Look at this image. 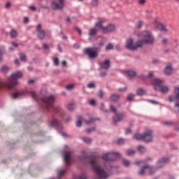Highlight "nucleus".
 <instances>
[{"label": "nucleus", "mask_w": 179, "mask_h": 179, "mask_svg": "<svg viewBox=\"0 0 179 179\" xmlns=\"http://www.w3.org/2000/svg\"><path fill=\"white\" fill-rule=\"evenodd\" d=\"M80 160H88L89 164L92 166L94 173H96L99 178L107 179L110 177V174L107 171L100 168V163H99V160H97L96 156L87 155L81 157Z\"/></svg>", "instance_id": "obj_1"}, {"label": "nucleus", "mask_w": 179, "mask_h": 179, "mask_svg": "<svg viewBox=\"0 0 179 179\" xmlns=\"http://www.w3.org/2000/svg\"><path fill=\"white\" fill-rule=\"evenodd\" d=\"M42 101L43 107L48 113H51V110H53L55 114H61V108L59 106L54 107V101H55L54 95L43 97Z\"/></svg>", "instance_id": "obj_2"}, {"label": "nucleus", "mask_w": 179, "mask_h": 179, "mask_svg": "<svg viewBox=\"0 0 179 179\" xmlns=\"http://www.w3.org/2000/svg\"><path fill=\"white\" fill-rule=\"evenodd\" d=\"M20 78H23V73L20 71H16L10 75L8 78V81L7 83H2L0 81V89L2 87H7L10 90L13 89V86L17 85V79H20Z\"/></svg>", "instance_id": "obj_3"}, {"label": "nucleus", "mask_w": 179, "mask_h": 179, "mask_svg": "<svg viewBox=\"0 0 179 179\" xmlns=\"http://www.w3.org/2000/svg\"><path fill=\"white\" fill-rule=\"evenodd\" d=\"M142 47H143V44L146 45H155V43H156V39H155V36L150 31L145 30L142 31Z\"/></svg>", "instance_id": "obj_4"}, {"label": "nucleus", "mask_w": 179, "mask_h": 179, "mask_svg": "<svg viewBox=\"0 0 179 179\" xmlns=\"http://www.w3.org/2000/svg\"><path fill=\"white\" fill-rule=\"evenodd\" d=\"M101 51V47H90L84 50L83 52L85 55H87L90 59H96L99 57V52Z\"/></svg>", "instance_id": "obj_5"}, {"label": "nucleus", "mask_w": 179, "mask_h": 179, "mask_svg": "<svg viewBox=\"0 0 179 179\" xmlns=\"http://www.w3.org/2000/svg\"><path fill=\"white\" fill-rule=\"evenodd\" d=\"M25 96H31L34 100H37V94L32 90H24L13 94V99H20V97H25Z\"/></svg>", "instance_id": "obj_6"}, {"label": "nucleus", "mask_w": 179, "mask_h": 179, "mask_svg": "<svg viewBox=\"0 0 179 179\" xmlns=\"http://www.w3.org/2000/svg\"><path fill=\"white\" fill-rule=\"evenodd\" d=\"M175 95H170L168 97L169 101L171 103H173V101H176V100L178 101V102L175 103V109L174 111L176 113H179V87H175L173 90Z\"/></svg>", "instance_id": "obj_7"}, {"label": "nucleus", "mask_w": 179, "mask_h": 179, "mask_svg": "<svg viewBox=\"0 0 179 179\" xmlns=\"http://www.w3.org/2000/svg\"><path fill=\"white\" fill-rule=\"evenodd\" d=\"M126 48L129 51H136L138 48H142V42L138 40L134 44V39L130 38L126 41Z\"/></svg>", "instance_id": "obj_8"}, {"label": "nucleus", "mask_w": 179, "mask_h": 179, "mask_svg": "<svg viewBox=\"0 0 179 179\" xmlns=\"http://www.w3.org/2000/svg\"><path fill=\"white\" fill-rule=\"evenodd\" d=\"M102 159L105 162H115L117 159H121V154L114 152H108L102 155Z\"/></svg>", "instance_id": "obj_9"}, {"label": "nucleus", "mask_w": 179, "mask_h": 179, "mask_svg": "<svg viewBox=\"0 0 179 179\" xmlns=\"http://www.w3.org/2000/svg\"><path fill=\"white\" fill-rule=\"evenodd\" d=\"M143 141L146 143L153 142V131L150 129L145 130L143 134Z\"/></svg>", "instance_id": "obj_10"}, {"label": "nucleus", "mask_w": 179, "mask_h": 179, "mask_svg": "<svg viewBox=\"0 0 179 179\" xmlns=\"http://www.w3.org/2000/svg\"><path fill=\"white\" fill-rule=\"evenodd\" d=\"M59 3L55 1H52L50 7L52 10H63L65 6L64 1L65 0H57Z\"/></svg>", "instance_id": "obj_11"}, {"label": "nucleus", "mask_w": 179, "mask_h": 179, "mask_svg": "<svg viewBox=\"0 0 179 179\" xmlns=\"http://www.w3.org/2000/svg\"><path fill=\"white\" fill-rule=\"evenodd\" d=\"M170 162V158L162 157L161 159H158L156 162V167L157 169H163L167 163Z\"/></svg>", "instance_id": "obj_12"}, {"label": "nucleus", "mask_w": 179, "mask_h": 179, "mask_svg": "<svg viewBox=\"0 0 179 179\" xmlns=\"http://www.w3.org/2000/svg\"><path fill=\"white\" fill-rule=\"evenodd\" d=\"M63 157L66 164L69 166V164H71V159H72V152L64 151Z\"/></svg>", "instance_id": "obj_13"}, {"label": "nucleus", "mask_w": 179, "mask_h": 179, "mask_svg": "<svg viewBox=\"0 0 179 179\" xmlns=\"http://www.w3.org/2000/svg\"><path fill=\"white\" fill-rule=\"evenodd\" d=\"M100 69H105L106 71H108L110 69L111 64L110 59H106L103 62L99 63Z\"/></svg>", "instance_id": "obj_14"}, {"label": "nucleus", "mask_w": 179, "mask_h": 179, "mask_svg": "<svg viewBox=\"0 0 179 179\" xmlns=\"http://www.w3.org/2000/svg\"><path fill=\"white\" fill-rule=\"evenodd\" d=\"M95 27H96V29H99V30H101L103 34H106V27L103 26V21L101 20H99L95 23Z\"/></svg>", "instance_id": "obj_15"}, {"label": "nucleus", "mask_w": 179, "mask_h": 179, "mask_svg": "<svg viewBox=\"0 0 179 179\" xmlns=\"http://www.w3.org/2000/svg\"><path fill=\"white\" fill-rule=\"evenodd\" d=\"M163 73L164 75H166V76H170L173 74V66L171 64H169L164 69Z\"/></svg>", "instance_id": "obj_16"}, {"label": "nucleus", "mask_w": 179, "mask_h": 179, "mask_svg": "<svg viewBox=\"0 0 179 179\" xmlns=\"http://www.w3.org/2000/svg\"><path fill=\"white\" fill-rule=\"evenodd\" d=\"M123 118L124 115L122 113H115V115L113 117L114 124H115L116 122H121Z\"/></svg>", "instance_id": "obj_17"}, {"label": "nucleus", "mask_w": 179, "mask_h": 179, "mask_svg": "<svg viewBox=\"0 0 179 179\" xmlns=\"http://www.w3.org/2000/svg\"><path fill=\"white\" fill-rule=\"evenodd\" d=\"M164 82V80L159 79V78H155L152 80V85H153V89L155 90V87L159 88V86H162V84Z\"/></svg>", "instance_id": "obj_18"}, {"label": "nucleus", "mask_w": 179, "mask_h": 179, "mask_svg": "<svg viewBox=\"0 0 179 179\" xmlns=\"http://www.w3.org/2000/svg\"><path fill=\"white\" fill-rule=\"evenodd\" d=\"M145 166H148L147 169L149 170V175L150 176H155L156 174V171L159 169L157 166L155 167L153 166H150L149 164H145Z\"/></svg>", "instance_id": "obj_19"}, {"label": "nucleus", "mask_w": 179, "mask_h": 179, "mask_svg": "<svg viewBox=\"0 0 179 179\" xmlns=\"http://www.w3.org/2000/svg\"><path fill=\"white\" fill-rule=\"evenodd\" d=\"M155 92H160L161 93H167V92H169V87L166 85H161L159 88L155 87Z\"/></svg>", "instance_id": "obj_20"}, {"label": "nucleus", "mask_w": 179, "mask_h": 179, "mask_svg": "<svg viewBox=\"0 0 179 179\" xmlns=\"http://www.w3.org/2000/svg\"><path fill=\"white\" fill-rule=\"evenodd\" d=\"M120 99H121V95L118 94H112L109 96V99L110 100V101H113L114 103H117V101H118Z\"/></svg>", "instance_id": "obj_21"}, {"label": "nucleus", "mask_w": 179, "mask_h": 179, "mask_svg": "<svg viewBox=\"0 0 179 179\" xmlns=\"http://www.w3.org/2000/svg\"><path fill=\"white\" fill-rule=\"evenodd\" d=\"M115 31V26L113 24H108L105 27V34L108 31L109 33H112V31Z\"/></svg>", "instance_id": "obj_22"}, {"label": "nucleus", "mask_w": 179, "mask_h": 179, "mask_svg": "<svg viewBox=\"0 0 179 179\" xmlns=\"http://www.w3.org/2000/svg\"><path fill=\"white\" fill-rule=\"evenodd\" d=\"M126 74L128 79H131V78H135V76L137 75V73L134 70H128L126 71Z\"/></svg>", "instance_id": "obj_23"}, {"label": "nucleus", "mask_w": 179, "mask_h": 179, "mask_svg": "<svg viewBox=\"0 0 179 179\" xmlns=\"http://www.w3.org/2000/svg\"><path fill=\"white\" fill-rule=\"evenodd\" d=\"M50 127H55V128H61V124L57 120L53 119L52 121L50 122Z\"/></svg>", "instance_id": "obj_24"}, {"label": "nucleus", "mask_w": 179, "mask_h": 179, "mask_svg": "<svg viewBox=\"0 0 179 179\" xmlns=\"http://www.w3.org/2000/svg\"><path fill=\"white\" fill-rule=\"evenodd\" d=\"M156 27L158 30H160L161 31H169V29H167V28H166V27L162 23H157Z\"/></svg>", "instance_id": "obj_25"}, {"label": "nucleus", "mask_w": 179, "mask_h": 179, "mask_svg": "<svg viewBox=\"0 0 179 179\" xmlns=\"http://www.w3.org/2000/svg\"><path fill=\"white\" fill-rule=\"evenodd\" d=\"M37 37L40 40H44V38H45V31H44L43 29H41V31H38Z\"/></svg>", "instance_id": "obj_26"}, {"label": "nucleus", "mask_w": 179, "mask_h": 179, "mask_svg": "<svg viewBox=\"0 0 179 179\" xmlns=\"http://www.w3.org/2000/svg\"><path fill=\"white\" fill-rule=\"evenodd\" d=\"M96 34H97V29L95 28H92L88 31V35L90 37H93V36H96Z\"/></svg>", "instance_id": "obj_27"}, {"label": "nucleus", "mask_w": 179, "mask_h": 179, "mask_svg": "<svg viewBox=\"0 0 179 179\" xmlns=\"http://www.w3.org/2000/svg\"><path fill=\"white\" fill-rule=\"evenodd\" d=\"M133 139H136V141H143V134H136L133 136Z\"/></svg>", "instance_id": "obj_28"}, {"label": "nucleus", "mask_w": 179, "mask_h": 179, "mask_svg": "<svg viewBox=\"0 0 179 179\" xmlns=\"http://www.w3.org/2000/svg\"><path fill=\"white\" fill-rule=\"evenodd\" d=\"M65 173H66V171H65V170L57 169V173L58 178H61V177H62V176H65Z\"/></svg>", "instance_id": "obj_29"}, {"label": "nucleus", "mask_w": 179, "mask_h": 179, "mask_svg": "<svg viewBox=\"0 0 179 179\" xmlns=\"http://www.w3.org/2000/svg\"><path fill=\"white\" fill-rule=\"evenodd\" d=\"M99 120H100V119L90 117V120H85V122L86 125H90V124H93V122H94V121H98Z\"/></svg>", "instance_id": "obj_30"}, {"label": "nucleus", "mask_w": 179, "mask_h": 179, "mask_svg": "<svg viewBox=\"0 0 179 179\" xmlns=\"http://www.w3.org/2000/svg\"><path fill=\"white\" fill-rule=\"evenodd\" d=\"M135 153H136V151H135V150H132V149L127 150L125 152V155L127 156H134V155H135Z\"/></svg>", "instance_id": "obj_31"}, {"label": "nucleus", "mask_w": 179, "mask_h": 179, "mask_svg": "<svg viewBox=\"0 0 179 179\" xmlns=\"http://www.w3.org/2000/svg\"><path fill=\"white\" fill-rule=\"evenodd\" d=\"M77 118H78V120L76 121V125L77 127V128H80V127H82V115H79L77 117Z\"/></svg>", "instance_id": "obj_32"}, {"label": "nucleus", "mask_w": 179, "mask_h": 179, "mask_svg": "<svg viewBox=\"0 0 179 179\" xmlns=\"http://www.w3.org/2000/svg\"><path fill=\"white\" fill-rule=\"evenodd\" d=\"M148 166L144 165L141 167V169L140 171H138V176H144L145 174V170H146V169H148Z\"/></svg>", "instance_id": "obj_33"}, {"label": "nucleus", "mask_w": 179, "mask_h": 179, "mask_svg": "<svg viewBox=\"0 0 179 179\" xmlns=\"http://www.w3.org/2000/svg\"><path fill=\"white\" fill-rule=\"evenodd\" d=\"M76 108V104L73 103H70L68 106H67V109L69 110V111H73V110Z\"/></svg>", "instance_id": "obj_34"}, {"label": "nucleus", "mask_w": 179, "mask_h": 179, "mask_svg": "<svg viewBox=\"0 0 179 179\" xmlns=\"http://www.w3.org/2000/svg\"><path fill=\"white\" fill-rule=\"evenodd\" d=\"M142 26H143V22L142 21H138L135 23V27L138 29V30H141Z\"/></svg>", "instance_id": "obj_35"}, {"label": "nucleus", "mask_w": 179, "mask_h": 179, "mask_svg": "<svg viewBox=\"0 0 179 179\" xmlns=\"http://www.w3.org/2000/svg\"><path fill=\"white\" fill-rule=\"evenodd\" d=\"M10 36L11 38H15V37H17V31H16L14 29H12L10 31Z\"/></svg>", "instance_id": "obj_36"}, {"label": "nucleus", "mask_w": 179, "mask_h": 179, "mask_svg": "<svg viewBox=\"0 0 179 179\" xmlns=\"http://www.w3.org/2000/svg\"><path fill=\"white\" fill-rule=\"evenodd\" d=\"M134 97H135V94L132 93H129L126 98V100L127 101H132L134 100Z\"/></svg>", "instance_id": "obj_37"}, {"label": "nucleus", "mask_w": 179, "mask_h": 179, "mask_svg": "<svg viewBox=\"0 0 179 179\" xmlns=\"http://www.w3.org/2000/svg\"><path fill=\"white\" fill-rule=\"evenodd\" d=\"M20 59V61H22V62H26L27 57L24 53H20L19 54Z\"/></svg>", "instance_id": "obj_38"}, {"label": "nucleus", "mask_w": 179, "mask_h": 179, "mask_svg": "<svg viewBox=\"0 0 179 179\" xmlns=\"http://www.w3.org/2000/svg\"><path fill=\"white\" fill-rule=\"evenodd\" d=\"M137 96H143L145 94V90L143 88H139L136 90Z\"/></svg>", "instance_id": "obj_39"}, {"label": "nucleus", "mask_w": 179, "mask_h": 179, "mask_svg": "<svg viewBox=\"0 0 179 179\" xmlns=\"http://www.w3.org/2000/svg\"><path fill=\"white\" fill-rule=\"evenodd\" d=\"M96 96H98L99 99H103V97H104V91L103 90H99L96 94Z\"/></svg>", "instance_id": "obj_40"}, {"label": "nucleus", "mask_w": 179, "mask_h": 179, "mask_svg": "<svg viewBox=\"0 0 179 179\" xmlns=\"http://www.w3.org/2000/svg\"><path fill=\"white\" fill-rule=\"evenodd\" d=\"M99 110H101V111H103V113H108V110L106 109V106L104 105L103 103H101L100 104Z\"/></svg>", "instance_id": "obj_41"}, {"label": "nucleus", "mask_w": 179, "mask_h": 179, "mask_svg": "<svg viewBox=\"0 0 179 179\" xmlns=\"http://www.w3.org/2000/svg\"><path fill=\"white\" fill-rule=\"evenodd\" d=\"M1 72H4L5 73L9 72V67H8L7 66H1Z\"/></svg>", "instance_id": "obj_42"}, {"label": "nucleus", "mask_w": 179, "mask_h": 179, "mask_svg": "<svg viewBox=\"0 0 179 179\" xmlns=\"http://www.w3.org/2000/svg\"><path fill=\"white\" fill-rule=\"evenodd\" d=\"M91 5L93 8H97L99 6V1L98 0H92L91 1Z\"/></svg>", "instance_id": "obj_43"}, {"label": "nucleus", "mask_w": 179, "mask_h": 179, "mask_svg": "<svg viewBox=\"0 0 179 179\" xmlns=\"http://www.w3.org/2000/svg\"><path fill=\"white\" fill-rule=\"evenodd\" d=\"M88 89H96V84L94 83H90L87 85Z\"/></svg>", "instance_id": "obj_44"}, {"label": "nucleus", "mask_w": 179, "mask_h": 179, "mask_svg": "<svg viewBox=\"0 0 179 179\" xmlns=\"http://www.w3.org/2000/svg\"><path fill=\"white\" fill-rule=\"evenodd\" d=\"M137 150L140 152V153H143V152H145V146L143 145L137 146Z\"/></svg>", "instance_id": "obj_45"}, {"label": "nucleus", "mask_w": 179, "mask_h": 179, "mask_svg": "<svg viewBox=\"0 0 179 179\" xmlns=\"http://www.w3.org/2000/svg\"><path fill=\"white\" fill-rule=\"evenodd\" d=\"M3 54H5V49L0 48V62L3 59V58L2 57V55H3Z\"/></svg>", "instance_id": "obj_46"}, {"label": "nucleus", "mask_w": 179, "mask_h": 179, "mask_svg": "<svg viewBox=\"0 0 179 179\" xmlns=\"http://www.w3.org/2000/svg\"><path fill=\"white\" fill-rule=\"evenodd\" d=\"M53 63L55 66H58L59 65V59L58 57L53 58Z\"/></svg>", "instance_id": "obj_47"}, {"label": "nucleus", "mask_w": 179, "mask_h": 179, "mask_svg": "<svg viewBox=\"0 0 179 179\" xmlns=\"http://www.w3.org/2000/svg\"><path fill=\"white\" fill-rule=\"evenodd\" d=\"M151 62L152 65H157L158 64H160V59L155 58L152 59Z\"/></svg>", "instance_id": "obj_48"}, {"label": "nucleus", "mask_w": 179, "mask_h": 179, "mask_svg": "<svg viewBox=\"0 0 179 179\" xmlns=\"http://www.w3.org/2000/svg\"><path fill=\"white\" fill-rule=\"evenodd\" d=\"M106 41H107V39L103 38L101 41H99V45L101 47H104V45L106 44Z\"/></svg>", "instance_id": "obj_49"}, {"label": "nucleus", "mask_w": 179, "mask_h": 179, "mask_svg": "<svg viewBox=\"0 0 179 179\" xmlns=\"http://www.w3.org/2000/svg\"><path fill=\"white\" fill-rule=\"evenodd\" d=\"M83 141L85 142V143H92V138L87 137H83Z\"/></svg>", "instance_id": "obj_50"}, {"label": "nucleus", "mask_w": 179, "mask_h": 179, "mask_svg": "<svg viewBox=\"0 0 179 179\" xmlns=\"http://www.w3.org/2000/svg\"><path fill=\"white\" fill-rule=\"evenodd\" d=\"M122 164H123V166H124V167H128L130 164L129 160L123 159L122 160Z\"/></svg>", "instance_id": "obj_51"}, {"label": "nucleus", "mask_w": 179, "mask_h": 179, "mask_svg": "<svg viewBox=\"0 0 179 179\" xmlns=\"http://www.w3.org/2000/svg\"><path fill=\"white\" fill-rule=\"evenodd\" d=\"M94 131H96V127H92V128L87 129L85 130V132L87 134H91V132H94Z\"/></svg>", "instance_id": "obj_52"}, {"label": "nucleus", "mask_w": 179, "mask_h": 179, "mask_svg": "<svg viewBox=\"0 0 179 179\" xmlns=\"http://www.w3.org/2000/svg\"><path fill=\"white\" fill-rule=\"evenodd\" d=\"M30 125H31V123H30V122H24L23 124L24 129H28V128H29Z\"/></svg>", "instance_id": "obj_53"}, {"label": "nucleus", "mask_w": 179, "mask_h": 179, "mask_svg": "<svg viewBox=\"0 0 179 179\" xmlns=\"http://www.w3.org/2000/svg\"><path fill=\"white\" fill-rule=\"evenodd\" d=\"M163 125H166L167 127H171L173 125V122L167 121V122H162Z\"/></svg>", "instance_id": "obj_54"}, {"label": "nucleus", "mask_w": 179, "mask_h": 179, "mask_svg": "<svg viewBox=\"0 0 179 179\" xmlns=\"http://www.w3.org/2000/svg\"><path fill=\"white\" fill-rule=\"evenodd\" d=\"M113 48H114V45H113V44L111 43L108 44L106 47V51H109V50H113Z\"/></svg>", "instance_id": "obj_55"}, {"label": "nucleus", "mask_w": 179, "mask_h": 179, "mask_svg": "<svg viewBox=\"0 0 179 179\" xmlns=\"http://www.w3.org/2000/svg\"><path fill=\"white\" fill-rule=\"evenodd\" d=\"M125 141H124V138H119L117 140V145H124Z\"/></svg>", "instance_id": "obj_56"}, {"label": "nucleus", "mask_w": 179, "mask_h": 179, "mask_svg": "<svg viewBox=\"0 0 179 179\" xmlns=\"http://www.w3.org/2000/svg\"><path fill=\"white\" fill-rule=\"evenodd\" d=\"M43 50H45L46 51H50V46L46 43L42 45Z\"/></svg>", "instance_id": "obj_57"}, {"label": "nucleus", "mask_w": 179, "mask_h": 179, "mask_svg": "<svg viewBox=\"0 0 179 179\" xmlns=\"http://www.w3.org/2000/svg\"><path fill=\"white\" fill-rule=\"evenodd\" d=\"M110 111H111L112 113H117V108L114 106H113V105L110 106Z\"/></svg>", "instance_id": "obj_58"}, {"label": "nucleus", "mask_w": 179, "mask_h": 179, "mask_svg": "<svg viewBox=\"0 0 179 179\" xmlns=\"http://www.w3.org/2000/svg\"><path fill=\"white\" fill-rule=\"evenodd\" d=\"M36 135H37L38 136H44V135H45V133L44 131H39L36 134Z\"/></svg>", "instance_id": "obj_59"}, {"label": "nucleus", "mask_w": 179, "mask_h": 179, "mask_svg": "<svg viewBox=\"0 0 179 179\" xmlns=\"http://www.w3.org/2000/svg\"><path fill=\"white\" fill-rule=\"evenodd\" d=\"M148 103H151V104H159V102L157 101L152 100V99H148L147 100Z\"/></svg>", "instance_id": "obj_60"}, {"label": "nucleus", "mask_w": 179, "mask_h": 179, "mask_svg": "<svg viewBox=\"0 0 179 179\" xmlns=\"http://www.w3.org/2000/svg\"><path fill=\"white\" fill-rule=\"evenodd\" d=\"M29 22H30V20H29V17H24L23 18V23H24V24H27V23H29Z\"/></svg>", "instance_id": "obj_61"}, {"label": "nucleus", "mask_w": 179, "mask_h": 179, "mask_svg": "<svg viewBox=\"0 0 179 179\" xmlns=\"http://www.w3.org/2000/svg\"><path fill=\"white\" fill-rule=\"evenodd\" d=\"M127 87H123V88H118V92H121L122 93H124V92H127Z\"/></svg>", "instance_id": "obj_62"}, {"label": "nucleus", "mask_w": 179, "mask_h": 179, "mask_svg": "<svg viewBox=\"0 0 179 179\" xmlns=\"http://www.w3.org/2000/svg\"><path fill=\"white\" fill-rule=\"evenodd\" d=\"M90 106H96V101L94 99H91L89 102Z\"/></svg>", "instance_id": "obj_63"}, {"label": "nucleus", "mask_w": 179, "mask_h": 179, "mask_svg": "<svg viewBox=\"0 0 179 179\" xmlns=\"http://www.w3.org/2000/svg\"><path fill=\"white\" fill-rule=\"evenodd\" d=\"M138 78L141 79V80H145L146 79V76H145L144 74H140L138 76Z\"/></svg>", "instance_id": "obj_64"}]
</instances>
